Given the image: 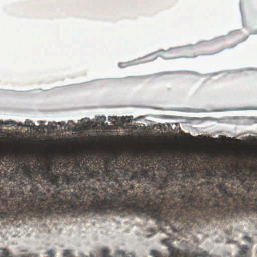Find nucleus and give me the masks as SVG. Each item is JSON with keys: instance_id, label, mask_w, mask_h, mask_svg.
<instances>
[{"instance_id": "7ed1b4c3", "label": "nucleus", "mask_w": 257, "mask_h": 257, "mask_svg": "<svg viewBox=\"0 0 257 257\" xmlns=\"http://www.w3.org/2000/svg\"><path fill=\"white\" fill-rule=\"evenodd\" d=\"M169 252L170 254L169 257H207V253L205 251L199 252L194 255L187 250L183 251L172 246H169ZM151 255L153 257H165L161 255L159 252L155 250L151 251Z\"/></svg>"}, {"instance_id": "6e6552de", "label": "nucleus", "mask_w": 257, "mask_h": 257, "mask_svg": "<svg viewBox=\"0 0 257 257\" xmlns=\"http://www.w3.org/2000/svg\"><path fill=\"white\" fill-rule=\"evenodd\" d=\"M0 257H12V255L6 249H2V252L0 253Z\"/></svg>"}, {"instance_id": "f3484780", "label": "nucleus", "mask_w": 257, "mask_h": 257, "mask_svg": "<svg viewBox=\"0 0 257 257\" xmlns=\"http://www.w3.org/2000/svg\"><path fill=\"white\" fill-rule=\"evenodd\" d=\"M153 55H154V54H151V55H149L147 56V57H149V56H152Z\"/></svg>"}, {"instance_id": "39448f33", "label": "nucleus", "mask_w": 257, "mask_h": 257, "mask_svg": "<svg viewBox=\"0 0 257 257\" xmlns=\"http://www.w3.org/2000/svg\"><path fill=\"white\" fill-rule=\"evenodd\" d=\"M128 118L125 117H122L121 118H117L116 117H109V121L112 122V123H114L113 120H117L118 122L120 123V125H122V124L127 123L130 122V120H127Z\"/></svg>"}, {"instance_id": "4468645a", "label": "nucleus", "mask_w": 257, "mask_h": 257, "mask_svg": "<svg viewBox=\"0 0 257 257\" xmlns=\"http://www.w3.org/2000/svg\"><path fill=\"white\" fill-rule=\"evenodd\" d=\"M243 239H244V240H245L246 241H247L248 242H250V241H251V240H250V238L249 237L246 236H244V237H243Z\"/></svg>"}, {"instance_id": "20e7f679", "label": "nucleus", "mask_w": 257, "mask_h": 257, "mask_svg": "<svg viewBox=\"0 0 257 257\" xmlns=\"http://www.w3.org/2000/svg\"><path fill=\"white\" fill-rule=\"evenodd\" d=\"M101 253H102V257H109L108 256V249L107 248L102 249ZM63 257H73V256L70 251L65 250L63 253Z\"/></svg>"}, {"instance_id": "2eb2a0df", "label": "nucleus", "mask_w": 257, "mask_h": 257, "mask_svg": "<svg viewBox=\"0 0 257 257\" xmlns=\"http://www.w3.org/2000/svg\"><path fill=\"white\" fill-rule=\"evenodd\" d=\"M252 34H257V26L254 25V28H253V32H252Z\"/></svg>"}, {"instance_id": "0eeeda50", "label": "nucleus", "mask_w": 257, "mask_h": 257, "mask_svg": "<svg viewBox=\"0 0 257 257\" xmlns=\"http://www.w3.org/2000/svg\"><path fill=\"white\" fill-rule=\"evenodd\" d=\"M47 254L50 256V257H53L55 254V251L53 250H50L47 252ZM20 257H36L35 255H20Z\"/></svg>"}, {"instance_id": "9b49d317", "label": "nucleus", "mask_w": 257, "mask_h": 257, "mask_svg": "<svg viewBox=\"0 0 257 257\" xmlns=\"http://www.w3.org/2000/svg\"><path fill=\"white\" fill-rule=\"evenodd\" d=\"M27 127H30V128H32V130L35 131L37 132L38 130V128L37 126H36L34 123L30 121L29 122V124L27 125Z\"/></svg>"}, {"instance_id": "a211bd4d", "label": "nucleus", "mask_w": 257, "mask_h": 257, "mask_svg": "<svg viewBox=\"0 0 257 257\" xmlns=\"http://www.w3.org/2000/svg\"><path fill=\"white\" fill-rule=\"evenodd\" d=\"M72 123V122L71 121H70L69 122V123H68V124H69V125H70V124Z\"/></svg>"}, {"instance_id": "9d476101", "label": "nucleus", "mask_w": 257, "mask_h": 257, "mask_svg": "<svg viewBox=\"0 0 257 257\" xmlns=\"http://www.w3.org/2000/svg\"><path fill=\"white\" fill-rule=\"evenodd\" d=\"M132 65V63L129 62H120L118 64V66L121 68H125L127 67H128Z\"/></svg>"}, {"instance_id": "f257e3e1", "label": "nucleus", "mask_w": 257, "mask_h": 257, "mask_svg": "<svg viewBox=\"0 0 257 257\" xmlns=\"http://www.w3.org/2000/svg\"><path fill=\"white\" fill-rule=\"evenodd\" d=\"M64 165L65 172L52 163L36 168L24 165L20 171L12 170L10 185L0 183V219L30 220L41 219L53 213L66 214L82 206L100 214L118 213V192L111 198H101L85 185L91 180L118 185V167L114 162L89 153L87 159Z\"/></svg>"}, {"instance_id": "1a4fd4ad", "label": "nucleus", "mask_w": 257, "mask_h": 257, "mask_svg": "<svg viewBox=\"0 0 257 257\" xmlns=\"http://www.w3.org/2000/svg\"><path fill=\"white\" fill-rule=\"evenodd\" d=\"M119 257H134V254L132 253H130L128 254H126L123 251L118 250L117 251V253H116Z\"/></svg>"}, {"instance_id": "ddd939ff", "label": "nucleus", "mask_w": 257, "mask_h": 257, "mask_svg": "<svg viewBox=\"0 0 257 257\" xmlns=\"http://www.w3.org/2000/svg\"><path fill=\"white\" fill-rule=\"evenodd\" d=\"M49 126L51 127V130H54L56 128V123H51L50 124H49Z\"/></svg>"}, {"instance_id": "dca6fc26", "label": "nucleus", "mask_w": 257, "mask_h": 257, "mask_svg": "<svg viewBox=\"0 0 257 257\" xmlns=\"http://www.w3.org/2000/svg\"><path fill=\"white\" fill-rule=\"evenodd\" d=\"M4 124V122L2 121H0V126H2Z\"/></svg>"}, {"instance_id": "423d86ee", "label": "nucleus", "mask_w": 257, "mask_h": 257, "mask_svg": "<svg viewBox=\"0 0 257 257\" xmlns=\"http://www.w3.org/2000/svg\"><path fill=\"white\" fill-rule=\"evenodd\" d=\"M236 257H249L247 247L246 246H241V250L239 251V253L236 255Z\"/></svg>"}, {"instance_id": "f8f14e48", "label": "nucleus", "mask_w": 257, "mask_h": 257, "mask_svg": "<svg viewBox=\"0 0 257 257\" xmlns=\"http://www.w3.org/2000/svg\"><path fill=\"white\" fill-rule=\"evenodd\" d=\"M5 125H9L11 126L15 125V122L10 120L5 122Z\"/></svg>"}, {"instance_id": "f03ea898", "label": "nucleus", "mask_w": 257, "mask_h": 257, "mask_svg": "<svg viewBox=\"0 0 257 257\" xmlns=\"http://www.w3.org/2000/svg\"><path fill=\"white\" fill-rule=\"evenodd\" d=\"M246 37L241 32H232L227 36L207 41H201L193 46L171 49L165 53V58L175 59L182 57L181 52L188 53L190 57L199 55H213L225 49H231L245 41Z\"/></svg>"}]
</instances>
